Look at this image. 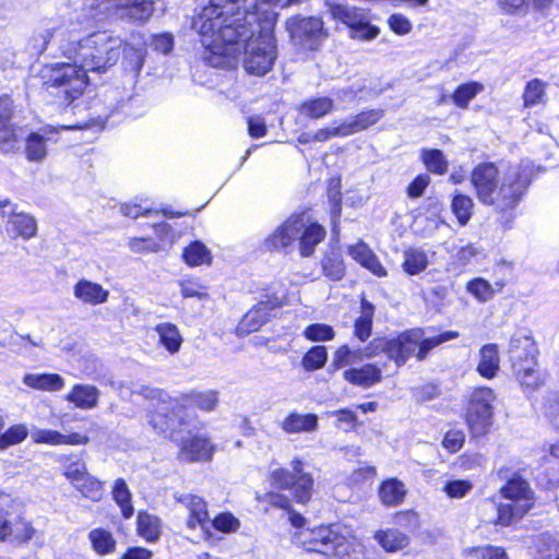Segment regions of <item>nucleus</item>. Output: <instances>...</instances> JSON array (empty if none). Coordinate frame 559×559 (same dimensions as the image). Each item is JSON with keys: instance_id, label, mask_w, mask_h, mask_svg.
I'll use <instances>...</instances> for the list:
<instances>
[{"instance_id": "nucleus-38", "label": "nucleus", "mask_w": 559, "mask_h": 559, "mask_svg": "<svg viewBox=\"0 0 559 559\" xmlns=\"http://www.w3.org/2000/svg\"><path fill=\"white\" fill-rule=\"evenodd\" d=\"M83 497L98 502L104 495V483L87 473L79 481L72 485Z\"/></svg>"}, {"instance_id": "nucleus-1", "label": "nucleus", "mask_w": 559, "mask_h": 559, "mask_svg": "<svg viewBox=\"0 0 559 559\" xmlns=\"http://www.w3.org/2000/svg\"><path fill=\"white\" fill-rule=\"evenodd\" d=\"M122 39L110 32H94L79 39L69 34L62 38L59 49L69 62L45 66L40 75L44 85L59 88L71 103L79 98L87 83L88 72L105 73L121 56Z\"/></svg>"}, {"instance_id": "nucleus-49", "label": "nucleus", "mask_w": 559, "mask_h": 559, "mask_svg": "<svg viewBox=\"0 0 559 559\" xmlns=\"http://www.w3.org/2000/svg\"><path fill=\"white\" fill-rule=\"evenodd\" d=\"M546 86L547 84L539 79L528 81L523 93L525 107H533L540 104L545 98Z\"/></svg>"}, {"instance_id": "nucleus-29", "label": "nucleus", "mask_w": 559, "mask_h": 559, "mask_svg": "<svg viewBox=\"0 0 559 559\" xmlns=\"http://www.w3.org/2000/svg\"><path fill=\"white\" fill-rule=\"evenodd\" d=\"M403 271L408 275H417L424 272L429 265V252L423 248H408L403 253Z\"/></svg>"}, {"instance_id": "nucleus-45", "label": "nucleus", "mask_w": 559, "mask_h": 559, "mask_svg": "<svg viewBox=\"0 0 559 559\" xmlns=\"http://www.w3.org/2000/svg\"><path fill=\"white\" fill-rule=\"evenodd\" d=\"M535 559H559V539L543 534L535 544Z\"/></svg>"}, {"instance_id": "nucleus-9", "label": "nucleus", "mask_w": 559, "mask_h": 559, "mask_svg": "<svg viewBox=\"0 0 559 559\" xmlns=\"http://www.w3.org/2000/svg\"><path fill=\"white\" fill-rule=\"evenodd\" d=\"M495 400L493 391L487 386L477 388L472 392L465 415L472 437L479 438L489 432L493 423Z\"/></svg>"}, {"instance_id": "nucleus-2", "label": "nucleus", "mask_w": 559, "mask_h": 559, "mask_svg": "<svg viewBox=\"0 0 559 559\" xmlns=\"http://www.w3.org/2000/svg\"><path fill=\"white\" fill-rule=\"evenodd\" d=\"M425 335L426 332L423 329H411L396 337L373 338L365 348L350 349L348 345H343L335 350L332 366L340 369L355 365L365 358L385 354L397 367H401L414 355L417 360H425L433 348L459 337L455 331H445L428 337Z\"/></svg>"}, {"instance_id": "nucleus-63", "label": "nucleus", "mask_w": 559, "mask_h": 559, "mask_svg": "<svg viewBox=\"0 0 559 559\" xmlns=\"http://www.w3.org/2000/svg\"><path fill=\"white\" fill-rule=\"evenodd\" d=\"M52 37L53 32L51 29H44L38 34L34 35V37L31 40L34 53L41 55L47 49V46Z\"/></svg>"}, {"instance_id": "nucleus-7", "label": "nucleus", "mask_w": 559, "mask_h": 559, "mask_svg": "<svg viewBox=\"0 0 559 559\" xmlns=\"http://www.w3.org/2000/svg\"><path fill=\"white\" fill-rule=\"evenodd\" d=\"M500 492L508 502L498 507L495 525L510 526L520 521L534 504V492L528 483L521 477L509 479Z\"/></svg>"}, {"instance_id": "nucleus-52", "label": "nucleus", "mask_w": 559, "mask_h": 559, "mask_svg": "<svg viewBox=\"0 0 559 559\" xmlns=\"http://www.w3.org/2000/svg\"><path fill=\"white\" fill-rule=\"evenodd\" d=\"M380 34V28L369 23L367 14L364 15L362 21H359L355 26L349 29V37L352 39L370 41L377 38Z\"/></svg>"}, {"instance_id": "nucleus-40", "label": "nucleus", "mask_w": 559, "mask_h": 559, "mask_svg": "<svg viewBox=\"0 0 559 559\" xmlns=\"http://www.w3.org/2000/svg\"><path fill=\"white\" fill-rule=\"evenodd\" d=\"M138 533L147 542H155L160 535V521L147 512L138 514Z\"/></svg>"}, {"instance_id": "nucleus-48", "label": "nucleus", "mask_w": 559, "mask_h": 559, "mask_svg": "<svg viewBox=\"0 0 559 559\" xmlns=\"http://www.w3.org/2000/svg\"><path fill=\"white\" fill-rule=\"evenodd\" d=\"M122 47L123 50L121 49V51L123 52L127 68L135 74H139L144 64L145 48L142 45L135 47L131 44L122 45Z\"/></svg>"}, {"instance_id": "nucleus-14", "label": "nucleus", "mask_w": 559, "mask_h": 559, "mask_svg": "<svg viewBox=\"0 0 559 559\" xmlns=\"http://www.w3.org/2000/svg\"><path fill=\"white\" fill-rule=\"evenodd\" d=\"M302 227V215H292L264 239L263 247L269 251H285L301 234Z\"/></svg>"}, {"instance_id": "nucleus-10", "label": "nucleus", "mask_w": 559, "mask_h": 559, "mask_svg": "<svg viewBox=\"0 0 559 559\" xmlns=\"http://www.w3.org/2000/svg\"><path fill=\"white\" fill-rule=\"evenodd\" d=\"M286 29L295 45L309 50L318 49L326 37L322 20L313 16L290 17L286 22Z\"/></svg>"}, {"instance_id": "nucleus-22", "label": "nucleus", "mask_w": 559, "mask_h": 559, "mask_svg": "<svg viewBox=\"0 0 559 559\" xmlns=\"http://www.w3.org/2000/svg\"><path fill=\"white\" fill-rule=\"evenodd\" d=\"M270 310L267 304L259 302L252 309H250L241 319L237 326L239 335H248L252 332L258 331L263 324H265L270 318Z\"/></svg>"}, {"instance_id": "nucleus-64", "label": "nucleus", "mask_w": 559, "mask_h": 559, "mask_svg": "<svg viewBox=\"0 0 559 559\" xmlns=\"http://www.w3.org/2000/svg\"><path fill=\"white\" fill-rule=\"evenodd\" d=\"M430 178L428 175H418L407 187L409 198H419L428 187Z\"/></svg>"}, {"instance_id": "nucleus-25", "label": "nucleus", "mask_w": 559, "mask_h": 559, "mask_svg": "<svg viewBox=\"0 0 559 559\" xmlns=\"http://www.w3.org/2000/svg\"><path fill=\"white\" fill-rule=\"evenodd\" d=\"M381 369L376 365L366 364L361 368H350L344 371V379L355 385L370 388L381 381Z\"/></svg>"}, {"instance_id": "nucleus-37", "label": "nucleus", "mask_w": 559, "mask_h": 559, "mask_svg": "<svg viewBox=\"0 0 559 559\" xmlns=\"http://www.w3.org/2000/svg\"><path fill=\"white\" fill-rule=\"evenodd\" d=\"M182 401L202 411L211 412L218 403V392L215 390L191 391L182 396Z\"/></svg>"}, {"instance_id": "nucleus-44", "label": "nucleus", "mask_w": 559, "mask_h": 559, "mask_svg": "<svg viewBox=\"0 0 559 559\" xmlns=\"http://www.w3.org/2000/svg\"><path fill=\"white\" fill-rule=\"evenodd\" d=\"M183 260L190 266L210 264L212 255L206 246L197 240L191 242L183 251Z\"/></svg>"}, {"instance_id": "nucleus-27", "label": "nucleus", "mask_w": 559, "mask_h": 559, "mask_svg": "<svg viewBox=\"0 0 559 559\" xmlns=\"http://www.w3.org/2000/svg\"><path fill=\"white\" fill-rule=\"evenodd\" d=\"M23 383L29 388L40 391H60L64 386L62 377L56 373H27L23 378Z\"/></svg>"}, {"instance_id": "nucleus-19", "label": "nucleus", "mask_w": 559, "mask_h": 559, "mask_svg": "<svg viewBox=\"0 0 559 559\" xmlns=\"http://www.w3.org/2000/svg\"><path fill=\"white\" fill-rule=\"evenodd\" d=\"M100 391L92 384H74L66 395V401L83 411L94 409L98 405Z\"/></svg>"}, {"instance_id": "nucleus-46", "label": "nucleus", "mask_w": 559, "mask_h": 559, "mask_svg": "<svg viewBox=\"0 0 559 559\" xmlns=\"http://www.w3.org/2000/svg\"><path fill=\"white\" fill-rule=\"evenodd\" d=\"M484 91V85L478 82H468L460 85L453 93L452 99L460 108H467L471 100Z\"/></svg>"}, {"instance_id": "nucleus-57", "label": "nucleus", "mask_w": 559, "mask_h": 559, "mask_svg": "<svg viewBox=\"0 0 559 559\" xmlns=\"http://www.w3.org/2000/svg\"><path fill=\"white\" fill-rule=\"evenodd\" d=\"M473 489V484L465 479H454L445 483L443 491L452 499H461Z\"/></svg>"}, {"instance_id": "nucleus-60", "label": "nucleus", "mask_w": 559, "mask_h": 559, "mask_svg": "<svg viewBox=\"0 0 559 559\" xmlns=\"http://www.w3.org/2000/svg\"><path fill=\"white\" fill-rule=\"evenodd\" d=\"M465 441V435L461 430H450L445 433L442 444L451 453L457 452Z\"/></svg>"}, {"instance_id": "nucleus-24", "label": "nucleus", "mask_w": 559, "mask_h": 559, "mask_svg": "<svg viewBox=\"0 0 559 559\" xmlns=\"http://www.w3.org/2000/svg\"><path fill=\"white\" fill-rule=\"evenodd\" d=\"M348 253L355 261H357L364 267L368 269L374 275H386L384 266L366 243L358 242L354 246H350Z\"/></svg>"}, {"instance_id": "nucleus-62", "label": "nucleus", "mask_w": 559, "mask_h": 559, "mask_svg": "<svg viewBox=\"0 0 559 559\" xmlns=\"http://www.w3.org/2000/svg\"><path fill=\"white\" fill-rule=\"evenodd\" d=\"M129 247L133 252H157L160 249L159 243L150 238H132Z\"/></svg>"}, {"instance_id": "nucleus-47", "label": "nucleus", "mask_w": 559, "mask_h": 559, "mask_svg": "<svg viewBox=\"0 0 559 559\" xmlns=\"http://www.w3.org/2000/svg\"><path fill=\"white\" fill-rule=\"evenodd\" d=\"M421 159L426 168L437 175H443L448 169V160L440 150H423Z\"/></svg>"}, {"instance_id": "nucleus-30", "label": "nucleus", "mask_w": 559, "mask_h": 559, "mask_svg": "<svg viewBox=\"0 0 559 559\" xmlns=\"http://www.w3.org/2000/svg\"><path fill=\"white\" fill-rule=\"evenodd\" d=\"M383 116V110L381 109H370L367 111H361L358 115L348 118L343 121V126L346 130V135H352L358 133L362 130H366L368 127L373 126L378 122Z\"/></svg>"}, {"instance_id": "nucleus-33", "label": "nucleus", "mask_w": 559, "mask_h": 559, "mask_svg": "<svg viewBox=\"0 0 559 559\" xmlns=\"http://www.w3.org/2000/svg\"><path fill=\"white\" fill-rule=\"evenodd\" d=\"M503 286V282H496L495 285H491L488 281L477 277L467 283L466 289L479 302H487L492 299L495 294L499 293Z\"/></svg>"}, {"instance_id": "nucleus-28", "label": "nucleus", "mask_w": 559, "mask_h": 559, "mask_svg": "<svg viewBox=\"0 0 559 559\" xmlns=\"http://www.w3.org/2000/svg\"><path fill=\"white\" fill-rule=\"evenodd\" d=\"M479 364L477 366L478 373L487 379H491L499 370V350L496 344H487L480 348Z\"/></svg>"}, {"instance_id": "nucleus-5", "label": "nucleus", "mask_w": 559, "mask_h": 559, "mask_svg": "<svg viewBox=\"0 0 559 559\" xmlns=\"http://www.w3.org/2000/svg\"><path fill=\"white\" fill-rule=\"evenodd\" d=\"M155 0H83L81 11L86 21L114 17L143 25L154 12Z\"/></svg>"}, {"instance_id": "nucleus-35", "label": "nucleus", "mask_w": 559, "mask_h": 559, "mask_svg": "<svg viewBox=\"0 0 559 559\" xmlns=\"http://www.w3.org/2000/svg\"><path fill=\"white\" fill-rule=\"evenodd\" d=\"M64 477L71 485L84 477L87 472L85 461L78 454L64 455L60 459Z\"/></svg>"}, {"instance_id": "nucleus-41", "label": "nucleus", "mask_w": 559, "mask_h": 559, "mask_svg": "<svg viewBox=\"0 0 559 559\" xmlns=\"http://www.w3.org/2000/svg\"><path fill=\"white\" fill-rule=\"evenodd\" d=\"M88 539L93 549L100 556L115 551L116 540L109 531L104 528H94L88 533Z\"/></svg>"}, {"instance_id": "nucleus-36", "label": "nucleus", "mask_w": 559, "mask_h": 559, "mask_svg": "<svg viewBox=\"0 0 559 559\" xmlns=\"http://www.w3.org/2000/svg\"><path fill=\"white\" fill-rule=\"evenodd\" d=\"M405 495L404 484L396 478L383 481L379 490L380 499L385 506L400 504L404 500Z\"/></svg>"}, {"instance_id": "nucleus-12", "label": "nucleus", "mask_w": 559, "mask_h": 559, "mask_svg": "<svg viewBox=\"0 0 559 559\" xmlns=\"http://www.w3.org/2000/svg\"><path fill=\"white\" fill-rule=\"evenodd\" d=\"M176 502L187 512L186 526L188 530H202L203 539L209 542L213 534L209 526V511L206 501L193 493L175 495Z\"/></svg>"}, {"instance_id": "nucleus-13", "label": "nucleus", "mask_w": 559, "mask_h": 559, "mask_svg": "<svg viewBox=\"0 0 559 559\" xmlns=\"http://www.w3.org/2000/svg\"><path fill=\"white\" fill-rule=\"evenodd\" d=\"M216 447L204 433H189L179 441V460L183 462L211 461Z\"/></svg>"}, {"instance_id": "nucleus-17", "label": "nucleus", "mask_w": 559, "mask_h": 559, "mask_svg": "<svg viewBox=\"0 0 559 559\" xmlns=\"http://www.w3.org/2000/svg\"><path fill=\"white\" fill-rule=\"evenodd\" d=\"M5 231L11 238L21 237L24 240H28L36 236L37 223L29 214L12 211L8 214Z\"/></svg>"}, {"instance_id": "nucleus-55", "label": "nucleus", "mask_w": 559, "mask_h": 559, "mask_svg": "<svg viewBox=\"0 0 559 559\" xmlns=\"http://www.w3.org/2000/svg\"><path fill=\"white\" fill-rule=\"evenodd\" d=\"M211 526L225 534L235 533L239 526V520L229 512L217 514L211 522Z\"/></svg>"}, {"instance_id": "nucleus-42", "label": "nucleus", "mask_w": 559, "mask_h": 559, "mask_svg": "<svg viewBox=\"0 0 559 559\" xmlns=\"http://www.w3.org/2000/svg\"><path fill=\"white\" fill-rule=\"evenodd\" d=\"M374 538L386 551H397L408 544V537L397 530H385L376 533Z\"/></svg>"}, {"instance_id": "nucleus-59", "label": "nucleus", "mask_w": 559, "mask_h": 559, "mask_svg": "<svg viewBox=\"0 0 559 559\" xmlns=\"http://www.w3.org/2000/svg\"><path fill=\"white\" fill-rule=\"evenodd\" d=\"M390 29L399 36L407 35L412 32L413 24L404 14L393 13L388 17Z\"/></svg>"}, {"instance_id": "nucleus-56", "label": "nucleus", "mask_w": 559, "mask_h": 559, "mask_svg": "<svg viewBox=\"0 0 559 559\" xmlns=\"http://www.w3.org/2000/svg\"><path fill=\"white\" fill-rule=\"evenodd\" d=\"M19 148V139L12 124L0 127V151L12 153Z\"/></svg>"}, {"instance_id": "nucleus-20", "label": "nucleus", "mask_w": 559, "mask_h": 559, "mask_svg": "<svg viewBox=\"0 0 559 559\" xmlns=\"http://www.w3.org/2000/svg\"><path fill=\"white\" fill-rule=\"evenodd\" d=\"M73 295L83 304L98 306L108 300L109 292L96 282L82 278L73 286Z\"/></svg>"}, {"instance_id": "nucleus-32", "label": "nucleus", "mask_w": 559, "mask_h": 559, "mask_svg": "<svg viewBox=\"0 0 559 559\" xmlns=\"http://www.w3.org/2000/svg\"><path fill=\"white\" fill-rule=\"evenodd\" d=\"M328 11L334 20L344 23L349 29L366 15L362 9L343 3H328Z\"/></svg>"}, {"instance_id": "nucleus-43", "label": "nucleus", "mask_w": 559, "mask_h": 559, "mask_svg": "<svg viewBox=\"0 0 559 559\" xmlns=\"http://www.w3.org/2000/svg\"><path fill=\"white\" fill-rule=\"evenodd\" d=\"M474 209V201L471 197L456 193L452 198L451 211L461 226L467 225Z\"/></svg>"}, {"instance_id": "nucleus-4", "label": "nucleus", "mask_w": 559, "mask_h": 559, "mask_svg": "<svg viewBox=\"0 0 559 559\" xmlns=\"http://www.w3.org/2000/svg\"><path fill=\"white\" fill-rule=\"evenodd\" d=\"M350 530L340 523L301 528L292 533V543L308 552L329 559H348L353 550Z\"/></svg>"}, {"instance_id": "nucleus-15", "label": "nucleus", "mask_w": 559, "mask_h": 559, "mask_svg": "<svg viewBox=\"0 0 559 559\" xmlns=\"http://www.w3.org/2000/svg\"><path fill=\"white\" fill-rule=\"evenodd\" d=\"M35 533L31 522L22 518L12 521L8 512H0V543L25 544L34 537Z\"/></svg>"}, {"instance_id": "nucleus-3", "label": "nucleus", "mask_w": 559, "mask_h": 559, "mask_svg": "<svg viewBox=\"0 0 559 559\" xmlns=\"http://www.w3.org/2000/svg\"><path fill=\"white\" fill-rule=\"evenodd\" d=\"M530 182L528 166L523 164L510 166L501 173L495 163L485 162L471 173V185L477 200L500 213L519 205Z\"/></svg>"}, {"instance_id": "nucleus-21", "label": "nucleus", "mask_w": 559, "mask_h": 559, "mask_svg": "<svg viewBox=\"0 0 559 559\" xmlns=\"http://www.w3.org/2000/svg\"><path fill=\"white\" fill-rule=\"evenodd\" d=\"M302 215L304 227L298 236L299 248L302 257H310L314 252V248L325 237V229L318 223L310 222L306 214Z\"/></svg>"}, {"instance_id": "nucleus-53", "label": "nucleus", "mask_w": 559, "mask_h": 559, "mask_svg": "<svg viewBox=\"0 0 559 559\" xmlns=\"http://www.w3.org/2000/svg\"><path fill=\"white\" fill-rule=\"evenodd\" d=\"M304 336L312 342H325L334 338L335 333L331 325L323 323H313L304 331Z\"/></svg>"}, {"instance_id": "nucleus-51", "label": "nucleus", "mask_w": 559, "mask_h": 559, "mask_svg": "<svg viewBox=\"0 0 559 559\" xmlns=\"http://www.w3.org/2000/svg\"><path fill=\"white\" fill-rule=\"evenodd\" d=\"M328 359L325 346H312L302 357V367L307 371H313L322 368Z\"/></svg>"}, {"instance_id": "nucleus-58", "label": "nucleus", "mask_w": 559, "mask_h": 559, "mask_svg": "<svg viewBox=\"0 0 559 559\" xmlns=\"http://www.w3.org/2000/svg\"><path fill=\"white\" fill-rule=\"evenodd\" d=\"M468 551L477 559H509L503 548L493 545L473 547Z\"/></svg>"}, {"instance_id": "nucleus-6", "label": "nucleus", "mask_w": 559, "mask_h": 559, "mask_svg": "<svg viewBox=\"0 0 559 559\" xmlns=\"http://www.w3.org/2000/svg\"><path fill=\"white\" fill-rule=\"evenodd\" d=\"M537 346L531 336L512 337L510 342L512 369L525 392L536 391L547 378L546 372L537 366Z\"/></svg>"}, {"instance_id": "nucleus-54", "label": "nucleus", "mask_w": 559, "mask_h": 559, "mask_svg": "<svg viewBox=\"0 0 559 559\" xmlns=\"http://www.w3.org/2000/svg\"><path fill=\"white\" fill-rule=\"evenodd\" d=\"M28 431L24 425H14L0 436V450L21 443L27 437Z\"/></svg>"}, {"instance_id": "nucleus-50", "label": "nucleus", "mask_w": 559, "mask_h": 559, "mask_svg": "<svg viewBox=\"0 0 559 559\" xmlns=\"http://www.w3.org/2000/svg\"><path fill=\"white\" fill-rule=\"evenodd\" d=\"M323 274L331 281H340L345 274V265L336 253L326 254L321 262Z\"/></svg>"}, {"instance_id": "nucleus-8", "label": "nucleus", "mask_w": 559, "mask_h": 559, "mask_svg": "<svg viewBox=\"0 0 559 559\" xmlns=\"http://www.w3.org/2000/svg\"><path fill=\"white\" fill-rule=\"evenodd\" d=\"M290 469L275 468L271 472L270 481L277 489H290L295 500L307 503L312 496L313 477L305 472V462L294 457L289 463Z\"/></svg>"}, {"instance_id": "nucleus-11", "label": "nucleus", "mask_w": 559, "mask_h": 559, "mask_svg": "<svg viewBox=\"0 0 559 559\" xmlns=\"http://www.w3.org/2000/svg\"><path fill=\"white\" fill-rule=\"evenodd\" d=\"M139 394L148 400L156 399L159 402L156 412L150 417V425L156 432L166 435L168 431L176 429L179 424V419L174 412L175 407H177L176 401H167L166 393L150 386H141Z\"/></svg>"}, {"instance_id": "nucleus-18", "label": "nucleus", "mask_w": 559, "mask_h": 559, "mask_svg": "<svg viewBox=\"0 0 559 559\" xmlns=\"http://www.w3.org/2000/svg\"><path fill=\"white\" fill-rule=\"evenodd\" d=\"M31 438L35 443H46L49 445H82L88 442V437L85 435L78 432L63 435L51 429H34L31 432Z\"/></svg>"}, {"instance_id": "nucleus-23", "label": "nucleus", "mask_w": 559, "mask_h": 559, "mask_svg": "<svg viewBox=\"0 0 559 559\" xmlns=\"http://www.w3.org/2000/svg\"><path fill=\"white\" fill-rule=\"evenodd\" d=\"M281 428L284 432L289 435L312 432L318 428V416L314 414L292 412L283 419Z\"/></svg>"}, {"instance_id": "nucleus-26", "label": "nucleus", "mask_w": 559, "mask_h": 559, "mask_svg": "<svg viewBox=\"0 0 559 559\" xmlns=\"http://www.w3.org/2000/svg\"><path fill=\"white\" fill-rule=\"evenodd\" d=\"M154 331L158 336V343L170 355L177 354L182 345L183 337L177 325L170 322L158 323Z\"/></svg>"}, {"instance_id": "nucleus-34", "label": "nucleus", "mask_w": 559, "mask_h": 559, "mask_svg": "<svg viewBox=\"0 0 559 559\" xmlns=\"http://www.w3.org/2000/svg\"><path fill=\"white\" fill-rule=\"evenodd\" d=\"M360 308V316L356 319L354 325V335L359 341L365 342L371 335L374 307L366 299H362Z\"/></svg>"}, {"instance_id": "nucleus-16", "label": "nucleus", "mask_w": 559, "mask_h": 559, "mask_svg": "<svg viewBox=\"0 0 559 559\" xmlns=\"http://www.w3.org/2000/svg\"><path fill=\"white\" fill-rule=\"evenodd\" d=\"M57 129L47 127L38 132H32L25 143V154L29 162H43L47 155V143L56 142Z\"/></svg>"}, {"instance_id": "nucleus-39", "label": "nucleus", "mask_w": 559, "mask_h": 559, "mask_svg": "<svg viewBox=\"0 0 559 559\" xmlns=\"http://www.w3.org/2000/svg\"><path fill=\"white\" fill-rule=\"evenodd\" d=\"M111 495L115 502L119 506L123 518H131L134 513L131 502V491L122 478H118L114 481Z\"/></svg>"}, {"instance_id": "nucleus-61", "label": "nucleus", "mask_w": 559, "mask_h": 559, "mask_svg": "<svg viewBox=\"0 0 559 559\" xmlns=\"http://www.w3.org/2000/svg\"><path fill=\"white\" fill-rule=\"evenodd\" d=\"M346 135V130L343 126V122L335 127L322 128L313 132L314 141L317 142H325L332 138H344Z\"/></svg>"}, {"instance_id": "nucleus-31", "label": "nucleus", "mask_w": 559, "mask_h": 559, "mask_svg": "<svg viewBox=\"0 0 559 559\" xmlns=\"http://www.w3.org/2000/svg\"><path fill=\"white\" fill-rule=\"evenodd\" d=\"M334 100L326 96L309 98L299 106L300 115L310 119H320L332 112Z\"/></svg>"}]
</instances>
